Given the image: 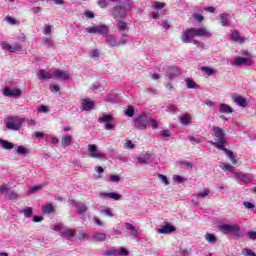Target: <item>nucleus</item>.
Instances as JSON below:
<instances>
[{
  "label": "nucleus",
  "mask_w": 256,
  "mask_h": 256,
  "mask_svg": "<svg viewBox=\"0 0 256 256\" xmlns=\"http://www.w3.org/2000/svg\"><path fill=\"white\" fill-rule=\"evenodd\" d=\"M219 231L224 233V235H229V233H241V226L238 224H220Z\"/></svg>",
  "instance_id": "39448f33"
},
{
  "label": "nucleus",
  "mask_w": 256,
  "mask_h": 256,
  "mask_svg": "<svg viewBox=\"0 0 256 256\" xmlns=\"http://www.w3.org/2000/svg\"><path fill=\"white\" fill-rule=\"evenodd\" d=\"M172 179L175 183H183V181H185V178H183V176L180 175H174Z\"/></svg>",
  "instance_id": "3c124183"
},
{
  "label": "nucleus",
  "mask_w": 256,
  "mask_h": 256,
  "mask_svg": "<svg viewBox=\"0 0 256 256\" xmlns=\"http://www.w3.org/2000/svg\"><path fill=\"white\" fill-rule=\"evenodd\" d=\"M37 191H41V186H32L29 189V193H37Z\"/></svg>",
  "instance_id": "69168bd1"
},
{
  "label": "nucleus",
  "mask_w": 256,
  "mask_h": 256,
  "mask_svg": "<svg viewBox=\"0 0 256 256\" xmlns=\"http://www.w3.org/2000/svg\"><path fill=\"white\" fill-rule=\"evenodd\" d=\"M116 255L129 256V251L126 248L122 247L119 250H117V254Z\"/></svg>",
  "instance_id": "8fccbe9b"
},
{
  "label": "nucleus",
  "mask_w": 256,
  "mask_h": 256,
  "mask_svg": "<svg viewBox=\"0 0 256 256\" xmlns=\"http://www.w3.org/2000/svg\"><path fill=\"white\" fill-rule=\"evenodd\" d=\"M205 239L208 243H217V237H215L214 234H206Z\"/></svg>",
  "instance_id": "58836bf2"
},
{
  "label": "nucleus",
  "mask_w": 256,
  "mask_h": 256,
  "mask_svg": "<svg viewBox=\"0 0 256 256\" xmlns=\"http://www.w3.org/2000/svg\"><path fill=\"white\" fill-rule=\"evenodd\" d=\"M16 152L18 155H28L29 150H27V148H25L24 146H18L16 148Z\"/></svg>",
  "instance_id": "e433bc0d"
},
{
  "label": "nucleus",
  "mask_w": 256,
  "mask_h": 256,
  "mask_svg": "<svg viewBox=\"0 0 256 256\" xmlns=\"http://www.w3.org/2000/svg\"><path fill=\"white\" fill-rule=\"evenodd\" d=\"M73 143V137L67 135L62 138V147H69Z\"/></svg>",
  "instance_id": "c85d7f7f"
},
{
  "label": "nucleus",
  "mask_w": 256,
  "mask_h": 256,
  "mask_svg": "<svg viewBox=\"0 0 256 256\" xmlns=\"http://www.w3.org/2000/svg\"><path fill=\"white\" fill-rule=\"evenodd\" d=\"M235 179H239L241 183H251V177L243 172H234Z\"/></svg>",
  "instance_id": "a211bd4d"
},
{
  "label": "nucleus",
  "mask_w": 256,
  "mask_h": 256,
  "mask_svg": "<svg viewBox=\"0 0 256 256\" xmlns=\"http://www.w3.org/2000/svg\"><path fill=\"white\" fill-rule=\"evenodd\" d=\"M220 113H233V108H231V106L227 105V104H221L220 105Z\"/></svg>",
  "instance_id": "7c9ffc66"
},
{
  "label": "nucleus",
  "mask_w": 256,
  "mask_h": 256,
  "mask_svg": "<svg viewBox=\"0 0 256 256\" xmlns=\"http://www.w3.org/2000/svg\"><path fill=\"white\" fill-rule=\"evenodd\" d=\"M193 18L197 23H203L205 21V17L201 14H193Z\"/></svg>",
  "instance_id": "de8ad7c7"
},
{
  "label": "nucleus",
  "mask_w": 256,
  "mask_h": 256,
  "mask_svg": "<svg viewBox=\"0 0 256 256\" xmlns=\"http://www.w3.org/2000/svg\"><path fill=\"white\" fill-rule=\"evenodd\" d=\"M23 119L19 118L18 116H8L4 123L7 127V129H19L21 125H23Z\"/></svg>",
  "instance_id": "f03ea898"
},
{
  "label": "nucleus",
  "mask_w": 256,
  "mask_h": 256,
  "mask_svg": "<svg viewBox=\"0 0 256 256\" xmlns=\"http://www.w3.org/2000/svg\"><path fill=\"white\" fill-rule=\"evenodd\" d=\"M51 29H53V26L46 24L44 26V35H51Z\"/></svg>",
  "instance_id": "5fc2aeb1"
},
{
  "label": "nucleus",
  "mask_w": 256,
  "mask_h": 256,
  "mask_svg": "<svg viewBox=\"0 0 256 256\" xmlns=\"http://www.w3.org/2000/svg\"><path fill=\"white\" fill-rule=\"evenodd\" d=\"M78 238L80 239V241H87V239H89L87 233H85V231L83 230L79 231Z\"/></svg>",
  "instance_id": "a18cd8bd"
},
{
  "label": "nucleus",
  "mask_w": 256,
  "mask_h": 256,
  "mask_svg": "<svg viewBox=\"0 0 256 256\" xmlns=\"http://www.w3.org/2000/svg\"><path fill=\"white\" fill-rule=\"evenodd\" d=\"M219 20L222 27H228L229 21H231V14L229 13H222L219 15Z\"/></svg>",
  "instance_id": "6ab92c4d"
},
{
  "label": "nucleus",
  "mask_w": 256,
  "mask_h": 256,
  "mask_svg": "<svg viewBox=\"0 0 256 256\" xmlns=\"http://www.w3.org/2000/svg\"><path fill=\"white\" fill-rule=\"evenodd\" d=\"M87 33H99L100 35H107L109 28L105 25L93 26L86 28Z\"/></svg>",
  "instance_id": "9b49d317"
},
{
  "label": "nucleus",
  "mask_w": 256,
  "mask_h": 256,
  "mask_svg": "<svg viewBox=\"0 0 256 256\" xmlns=\"http://www.w3.org/2000/svg\"><path fill=\"white\" fill-rule=\"evenodd\" d=\"M4 97H21V91L16 89H11L9 87H5L3 90Z\"/></svg>",
  "instance_id": "4468645a"
},
{
  "label": "nucleus",
  "mask_w": 256,
  "mask_h": 256,
  "mask_svg": "<svg viewBox=\"0 0 256 256\" xmlns=\"http://www.w3.org/2000/svg\"><path fill=\"white\" fill-rule=\"evenodd\" d=\"M124 147L125 149H135V144L131 140H126Z\"/></svg>",
  "instance_id": "603ef678"
},
{
  "label": "nucleus",
  "mask_w": 256,
  "mask_h": 256,
  "mask_svg": "<svg viewBox=\"0 0 256 256\" xmlns=\"http://www.w3.org/2000/svg\"><path fill=\"white\" fill-rule=\"evenodd\" d=\"M149 159H151V153L150 152H146L144 154V156L142 157H137L136 161L137 163H139L140 165H149Z\"/></svg>",
  "instance_id": "412c9836"
},
{
  "label": "nucleus",
  "mask_w": 256,
  "mask_h": 256,
  "mask_svg": "<svg viewBox=\"0 0 256 256\" xmlns=\"http://www.w3.org/2000/svg\"><path fill=\"white\" fill-rule=\"evenodd\" d=\"M231 39L236 41V43H243L245 41L244 37H241L237 30H233L231 34Z\"/></svg>",
  "instance_id": "393cba45"
},
{
  "label": "nucleus",
  "mask_w": 256,
  "mask_h": 256,
  "mask_svg": "<svg viewBox=\"0 0 256 256\" xmlns=\"http://www.w3.org/2000/svg\"><path fill=\"white\" fill-rule=\"evenodd\" d=\"M6 21L10 24V25H17V20L11 16H7L6 17Z\"/></svg>",
  "instance_id": "13d9d810"
},
{
  "label": "nucleus",
  "mask_w": 256,
  "mask_h": 256,
  "mask_svg": "<svg viewBox=\"0 0 256 256\" xmlns=\"http://www.w3.org/2000/svg\"><path fill=\"white\" fill-rule=\"evenodd\" d=\"M209 193H211V191H209V189L207 188H204L201 192L196 194V197L197 199L199 198L205 199V197H207Z\"/></svg>",
  "instance_id": "f704fd0d"
},
{
  "label": "nucleus",
  "mask_w": 256,
  "mask_h": 256,
  "mask_svg": "<svg viewBox=\"0 0 256 256\" xmlns=\"http://www.w3.org/2000/svg\"><path fill=\"white\" fill-rule=\"evenodd\" d=\"M158 179H161L162 183H164V185H169V179H167V176L160 174L158 175Z\"/></svg>",
  "instance_id": "6e6d98bb"
},
{
  "label": "nucleus",
  "mask_w": 256,
  "mask_h": 256,
  "mask_svg": "<svg viewBox=\"0 0 256 256\" xmlns=\"http://www.w3.org/2000/svg\"><path fill=\"white\" fill-rule=\"evenodd\" d=\"M247 235H248L249 239H253V240L256 239V232L255 231H248Z\"/></svg>",
  "instance_id": "338daca9"
},
{
  "label": "nucleus",
  "mask_w": 256,
  "mask_h": 256,
  "mask_svg": "<svg viewBox=\"0 0 256 256\" xmlns=\"http://www.w3.org/2000/svg\"><path fill=\"white\" fill-rule=\"evenodd\" d=\"M174 231H176L175 226L167 222L165 223L164 226L157 229V233H159L160 235H171V233H174Z\"/></svg>",
  "instance_id": "ddd939ff"
},
{
  "label": "nucleus",
  "mask_w": 256,
  "mask_h": 256,
  "mask_svg": "<svg viewBox=\"0 0 256 256\" xmlns=\"http://www.w3.org/2000/svg\"><path fill=\"white\" fill-rule=\"evenodd\" d=\"M193 35L194 37H200V39H211L213 37V33L205 26L194 28Z\"/></svg>",
  "instance_id": "20e7f679"
},
{
  "label": "nucleus",
  "mask_w": 256,
  "mask_h": 256,
  "mask_svg": "<svg viewBox=\"0 0 256 256\" xmlns=\"http://www.w3.org/2000/svg\"><path fill=\"white\" fill-rule=\"evenodd\" d=\"M98 121L99 123H107L106 129H115V124L111 123L113 121V116L111 114H103Z\"/></svg>",
  "instance_id": "f8f14e48"
},
{
  "label": "nucleus",
  "mask_w": 256,
  "mask_h": 256,
  "mask_svg": "<svg viewBox=\"0 0 256 256\" xmlns=\"http://www.w3.org/2000/svg\"><path fill=\"white\" fill-rule=\"evenodd\" d=\"M214 141H209L210 145H213L220 151H224V153L227 155L228 159L233 163V165H237V158H235V155H233V151L225 148V145H227V138L225 137V132H223L221 129H215L214 130Z\"/></svg>",
  "instance_id": "f257e3e1"
},
{
  "label": "nucleus",
  "mask_w": 256,
  "mask_h": 256,
  "mask_svg": "<svg viewBox=\"0 0 256 256\" xmlns=\"http://www.w3.org/2000/svg\"><path fill=\"white\" fill-rule=\"evenodd\" d=\"M153 7H155L156 9H163V7H165V3H163V2H154Z\"/></svg>",
  "instance_id": "680f3d73"
},
{
  "label": "nucleus",
  "mask_w": 256,
  "mask_h": 256,
  "mask_svg": "<svg viewBox=\"0 0 256 256\" xmlns=\"http://www.w3.org/2000/svg\"><path fill=\"white\" fill-rule=\"evenodd\" d=\"M5 197H6V199H9L10 201L19 199V195L17 193H15V191L11 192L10 194H6Z\"/></svg>",
  "instance_id": "79ce46f5"
},
{
  "label": "nucleus",
  "mask_w": 256,
  "mask_h": 256,
  "mask_svg": "<svg viewBox=\"0 0 256 256\" xmlns=\"http://www.w3.org/2000/svg\"><path fill=\"white\" fill-rule=\"evenodd\" d=\"M0 145H2L3 149L10 150L15 147V144L7 141V140H0Z\"/></svg>",
  "instance_id": "2f4dec72"
},
{
  "label": "nucleus",
  "mask_w": 256,
  "mask_h": 256,
  "mask_svg": "<svg viewBox=\"0 0 256 256\" xmlns=\"http://www.w3.org/2000/svg\"><path fill=\"white\" fill-rule=\"evenodd\" d=\"M160 136L161 137H171V131L170 130H161Z\"/></svg>",
  "instance_id": "bf43d9fd"
},
{
  "label": "nucleus",
  "mask_w": 256,
  "mask_h": 256,
  "mask_svg": "<svg viewBox=\"0 0 256 256\" xmlns=\"http://www.w3.org/2000/svg\"><path fill=\"white\" fill-rule=\"evenodd\" d=\"M232 100L238 107H247V99L239 94H232Z\"/></svg>",
  "instance_id": "2eb2a0df"
},
{
  "label": "nucleus",
  "mask_w": 256,
  "mask_h": 256,
  "mask_svg": "<svg viewBox=\"0 0 256 256\" xmlns=\"http://www.w3.org/2000/svg\"><path fill=\"white\" fill-rule=\"evenodd\" d=\"M242 255L244 256H256L255 252L249 248L242 249Z\"/></svg>",
  "instance_id": "a19ab883"
},
{
  "label": "nucleus",
  "mask_w": 256,
  "mask_h": 256,
  "mask_svg": "<svg viewBox=\"0 0 256 256\" xmlns=\"http://www.w3.org/2000/svg\"><path fill=\"white\" fill-rule=\"evenodd\" d=\"M128 36L126 34H123L118 42V46L119 45H126V43H128Z\"/></svg>",
  "instance_id": "09e8293b"
},
{
  "label": "nucleus",
  "mask_w": 256,
  "mask_h": 256,
  "mask_svg": "<svg viewBox=\"0 0 256 256\" xmlns=\"http://www.w3.org/2000/svg\"><path fill=\"white\" fill-rule=\"evenodd\" d=\"M99 197L101 199H111L112 201H121L123 196L117 192H100Z\"/></svg>",
  "instance_id": "1a4fd4ad"
},
{
  "label": "nucleus",
  "mask_w": 256,
  "mask_h": 256,
  "mask_svg": "<svg viewBox=\"0 0 256 256\" xmlns=\"http://www.w3.org/2000/svg\"><path fill=\"white\" fill-rule=\"evenodd\" d=\"M126 117H133L135 115V108L133 106H128V108L125 110Z\"/></svg>",
  "instance_id": "ea45409f"
},
{
  "label": "nucleus",
  "mask_w": 256,
  "mask_h": 256,
  "mask_svg": "<svg viewBox=\"0 0 256 256\" xmlns=\"http://www.w3.org/2000/svg\"><path fill=\"white\" fill-rule=\"evenodd\" d=\"M106 43L110 47H119V42H117V39L114 38V36H106Z\"/></svg>",
  "instance_id": "a878e982"
},
{
  "label": "nucleus",
  "mask_w": 256,
  "mask_h": 256,
  "mask_svg": "<svg viewBox=\"0 0 256 256\" xmlns=\"http://www.w3.org/2000/svg\"><path fill=\"white\" fill-rule=\"evenodd\" d=\"M104 255L106 256L117 255V250L106 251L104 252Z\"/></svg>",
  "instance_id": "774afa93"
},
{
  "label": "nucleus",
  "mask_w": 256,
  "mask_h": 256,
  "mask_svg": "<svg viewBox=\"0 0 256 256\" xmlns=\"http://www.w3.org/2000/svg\"><path fill=\"white\" fill-rule=\"evenodd\" d=\"M38 79H41L42 81H46V79H52L53 78V73L47 72L45 70H39L37 73Z\"/></svg>",
  "instance_id": "aec40b11"
},
{
  "label": "nucleus",
  "mask_w": 256,
  "mask_h": 256,
  "mask_svg": "<svg viewBox=\"0 0 256 256\" xmlns=\"http://www.w3.org/2000/svg\"><path fill=\"white\" fill-rule=\"evenodd\" d=\"M180 123L182 125H189V123H191V114H184L180 116Z\"/></svg>",
  "instance_id": "c756f323"
},
{
  "label": "nucleus",
  "mask_w": 256,
  "mask_h": 256,
  "mask_svg": "<svg viewBox=\"0 0 256 256\" xmlns=\"http://www.w3.org/2000/svg\"><path fill=\"white\" fill-rule=\"evenodd\" d=\"M200 71H202V73H205V75H207V77H211L213 75H215V73H217V71L209 66H202L200 67Z\"/></svg>",
  "instance_id": "b1692460"
},
{
  "label": "nucleus",
  "mask_w": 256,
  "mask_h": 256,
  "mask_svg": "<svg viewBox=\"0 0 256 256\" xmlns=\"http://www.w3.org/2000/svg\"><path fill=\"white\" fill-rule=\"evenodd\" d=\"M110 181L112 183H119V181H121V177L119 175H110Z\"/></svg>",
  "instance_id": "864d4df0"
},
{
  "label": "nucleus",
  "mask_w": 256,
  "mask_h": 256,
  "mask_svg": "<svg viewBox=\"0 0 256 256\" xmlns=\"http://www.w3.org/2000/svg\"><path fill=\"white\" fill-rule=\"evenodd\" d=\"M234 65L236 67H241V65H246L248 67H251V65H253V61L249 58L238 57L235 59Z\"/></svg>",
  "instance_id": "dca6fc26"
},
{
  "label": "nucleus",
  "mask_w": 256,
  "mask_h": 256,
  "mask_svg": "<svg viewBox=\"0 0 256 256\" xmlns=\"http://www.w3.org/2000/svg\"><path fill=\"white\" fill-rule=\"evenodd\" d=\"M98 5L102 9H105V7H107V5H108L107 0H98Z\"/></svg>",
  "instance_id": "0e129e2a"
},
{
  "label": "nucleus",
  "mask_w": 256,
  "mask_h": 256,
  "mask_svg": "<svg viewBox=\"0 0 256 256\" xmlns=\"http://www.w3.org/2000/svg\"><path fill=\"white\" fill-rule=\"evenodd\" d=\"M59 85L57 84H51L50 85V91H52L53 93H59Z\"/></svg>",
  "instance_id": "052dcab7"
},
{
  "label": "nucleus",
  "mask_w": 256,
  "mask_h": 256,
  "mask_svg": "<svg viewBox=\"0 0 256 256\" xmlns=\"http://www.w3.org/2000/svg\"><path fill=\"white\" fill-rule=\"evenodd\" d=\"M191 39H193V29L186 30L182 35L183 43H191Z\"/></svg>",
  "instance_id": "4be33fe9"
},
{
  "label": "nucleus",
  "mask_w": 256,
  "mask_h": 256,
  "mask_svg": "<svg viewBox=\"0 0 256 256\" xmlns=\"http://www.w3.org/2000/svg\"><path fill=\"white\" fill-rule=\"evenodd\" d=\"M163 71H165L166 77L170 80L181 75V70L177 66H166L163 68Z\"/></svg>",
  "instance_id": "0eeeda50"
},
{
  "label": "nucleus",
  "mask_w": 256,
  "mask_h": 256,
  "mask_svg": "<svg viewBox=\"0 0 256 256\" xmlns=\"http://www.w3.org/2000/svg\"><path fill=\"white\" fill-rule=\"evenodd\" d=\"M94 241H107V235L105 233H97L93 235Z\"/></svg>",
  "instance_id": "473e14b6"
},
{
  "label": "nucleus",
  "mask_w": 256,
  "mask_h": 256,
  "mask_svg": "<svg viewBox=\"0 0 256 256\" xmlns=\"http://www.w3.org/2000/svg\"><path fill=\"white\" fill-rule=\"evenodd\" d=\"M88 157L91 159H107V155L97 148V145H88Z\"/></svg>",
  "instance_id": "7ed1b4c3"
},
{
  "label": "nucleus",
  "mask_w": 256,
  "mask_h": 256,
  "mask_svg": "<svg viewBox=\"0 0 256 256\" xmlns=\"http://www.w3.org/2000/svg\"><path fill=\"white\" fill-rule=\"evenodd\" d=\"M7 191H11V187H9V185L0 186V194L7 193Z\"/></svg>",
  "instance_id": "4d7b16f0"
},
{
  "label": "nucleus",
  "mask_w": 256,
  "mask_h": 256,
  "mask_svg": "<svg viewBox=\"0 0 256 256\" xmlns=\"http://www.w3.org/2000/svg\"><path fill=\"white\" fill-rule=\"evenodd\" d=\"M68 203L77 209L78 215H85L87 213V205L85 203L73 199H70Z\"/></svg>",
  "instance_id": "6e6552de"
},
{
  "label": "nucleus",
  "mask_w": 256,
  "mask_h": 256,
  "mask_svg": "<svg viewBox=\"0 0 256 256\" xmlns=\"http://www.w3.org/2000/svg\"><path fill=\"white\" fill-rule=\"evenodd\" d=\"M21 49H22L21 44H14L13 46H11V45L9 46L8 51L10 53H15L17 51H21Z\"/></svg>",
  "instance_id": "4c0bfd02"
},
{
  "label": "nucleus",
  "mask_w": 256,
  "mask_h": 256,
  "mask_svg": "<svg viewBox=\"0 0 256 256\" xmlns=\"http://www.w3.org/2000/svg\"><path fill=\"white\" fill-rule=\"evenodd\" d=\"M43 43L44 45H47V47H51L53 45V41L51 40V38H44Z\"/></svg>",
  "instance_id": "e2e57ef3"
},
{
  "label": "nucleus",
  "mask_w": 256,
  "mask_h": 256,
  "mask_svg": "<svg viewBox=\"0 0 256 256\" xmlns=\"http://www.w3.org/2000/svg\"><path fill=\"white\" fill-rule=\"evenodd\" d=\"M21 213H23L24 217H33V208L26 207L21 211Z\"/></svg>",
  "instance_id": "c9c22d12"
},
{
  "label": "nucleus",
  "mask_w": 256,
  "mask_h": 256,
  "mask_svg": "<svg viewBox=\"0 0 256 256\" xmlns=\"http://www.w3.org/2000/svg\"><path fill=\"white\" fill-rule=\"evenodd\" d=\"M74 236H75V230H71V229L64 230L61 233V237H63V239H71V237H74Z\"/></svg>",
  "instance_id": "bb28decb"
},
{
  "label": "nucleus",
  "mask_w": 256,
  "mask_h": 256,
  "mask_svg": "<svg viewBox=\"0 0 256 256\" xmlns=\"http://www.w3.org/2000/svg\"><path fill=\"white\" fill-rule=\"evenodd\" d=\"M118 23V29L119 31H125L127 29V23L122 22L123 20H116Z\"/></svg>",
  "instance_id": "c03bdc74"
},
{
  "label": "nucleus",
  "mask_w": 256,
  "mask_h": 256,
  "mask_svg": "<svg viewBox=\"0 0 256 256\" xmlns=\"http://www.w3.org/2000/svg\"><path fill=\"white\" fill-rule=\"evenodd\" d=\"M125 227H126V229H128V231H131V235L133 237H139V232L137 231V229H135V226H133V224L126 223Z\"/></svg>",
  "instance_id": "cd10ccee"
},
{
  "label": "nucleus",
  "mask_w": 256,
  "mask_h": 256,
  "mask_svg": "<svg viewBox=\"0 0 256 256\" xmlns=\"http://www.w3.org/2000/svg\"><path fill=\"white\" fill-rule=\"evenodd\" d=\"M112 17H114L115 21H123L127 16L125 6L117 5L111 12Z\"/></svg>",
  "instance_id": "423d86ee"
},
{
  "label": "nucleus",
  "mask_w": 256,
  "mask_h": 256,
  "mask_svg": "<svg viewBox=\"0 0 256 256\" xmlns=\"http://www.w3.org/2000/svg\"><path fill=\"white\" fill-rule=\"evenodd\" d=\"M83 111H91L94 107V103L91 100L83 99L81 102Z\"/></svg>",
  "instance_id": "5701e85b"
},
{
  "label": "nucleus",
  "mask_w": 256,
  "mask_h": 256,
  "mask_svg": "<svg viewBox=\"0 0 256 256\" xmlns=\"http://www.w3.org/2000/svg\"><path fill=\"white\" fill-rule=\"evenodd\" d=\"M54 77L55 79H61L62 81H69V79H71L69 72L63 70H56Z\"/></svg>",
  "instance_id": "f3484780"
},
{
  "label": "nucleus",
  "mask_w": 256,
  "mask_h": 256,
  "mask_svg": "<svg viewBox=\"0 0 256 256\" xmlns=\"http://www.w3.org/2000/svg\"><path fill=\"white\" fill-rule=\"evenodd\" d=\"M220 167L225 171H231V172L235 171V168L227 163H222Z\"/></svg>",
  "instance_id": "37998d69"
},
{
  "label": "nucleus",
  "mask_w": 256,
  "mask_h": 256,
  "mask_svg": "<svg viewBox=\"0 0 256 256\" xmlns=\"http://www.w3.org/2000/svg\"><path fill=\"white\" fill-rule=\"evenodd\" d=\"M146 127L152 128V129H157V127H159V124L157 123V121L153 118H149L148 119V124L146 125Z\"/></svg>",
  "instance_id": "72a5a7b5"
},
{
  "label": "nucleus",
  "mask_w": 256,
  "mask_h": 256,
  "mask_svg": "<svg viewBox=\"0 0 256 256\" xmlns=\"http://www.w3.org/2000/svg\"><path fill=\"white\" fill-rule=\"evenodd\" d=\"M149 116L145 113L141 114L137 118H135L134 123L137 127H141L147 129V125L149 123Z\"/></svg>",
  "instance_id": "9d476101"
},
{
  "label": "nucleus",
  "mask_w": 256,
  "mask_h": 256,
  "mask_svg": "<svg viewBox=\"0 0 256 256\" xmlns=\"http://www.w3.org/2000/svg\"><path fill=\"white\" fill-rule=\"evenodd\" d=\"M54 211H55V208H53V204H48L44 207V213L51 214V213H54Z\"/></svg>",
  "instance_id": "49530a36"
}]
</instances>
